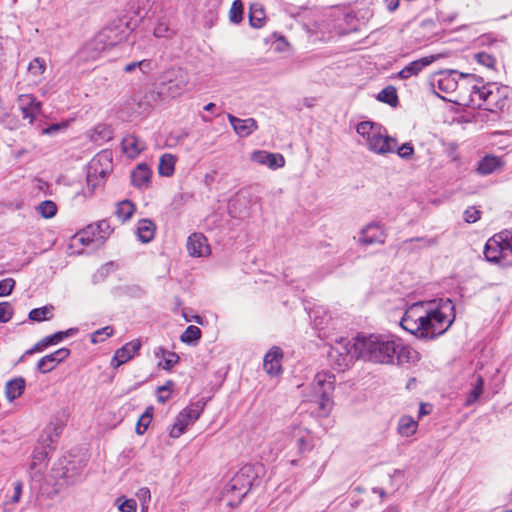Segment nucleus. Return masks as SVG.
<instances>
[{
    "label": "nucleus",
    "instance_id": "nucleus-19",
    "mask_svg": "<svg viewBox=\"0 0 512 512\" xmlns=\"http://www.w3.org/2000/svg\"><path fill=\"white\" fill-rule=\"evenodd\" d=\"M70 355V350L67 348H60L57 351L42 357L37 364V369L41 373H48L52 371L59 363L65 360Z\"/></svg>",
    "mask_w": 512,
    "mask_h": 512
},
{
    "label": "nucleus",
    "instance_id": "nucleus-55",
    "mask_svg": "<svg viewBox=\"0 0 512 512\" xmlns=\"http://www.w3.org/2000/svg\"><path fill=\"white\" fill-rule=\"evenodd\" d=\"M137 503L134 499H125L118 505L121 512H136Z\"/></svg>",
    "mask_w": 512,
    "mask_h": 512
},
{
    "label": "nucleus",
    "instance_id": "nucleus-24",
    "mask_svg": "<svg viewBox=\"0 0 512 512\" xmlns=\"http://www.w3.org/2000/svg\"><path fill=\"white\" fill-rule=\"evenodd\" d=\"M122 147L128 157L134 158L144 150L145 144L134 135H127L122 140Z\"/></svg>",
    "mask_w": 512,
    "mask_h": 512
},
{
    "label": "nucleus",
    "instance_id": "nucleus-13",
    "mask_svg": "<svg viewBox=\"0 0 512 512\" xmlns=\"http://www.w3.org/2000/svg\"><path fill=\"white\" fill-rule=\"evenodd\" d=\"M386 234L384 228L378 223H369L360 231L358 242L361 245L383 244Z\"/></svg>",
    "mask_w": 512,
    "mask_h": 512
},
{
    "label": "nucleus",
    "instance_id": "nucleus-57",
    "mask_svg": "<svg viewBox=\"0 0 512 512\" xmlns=\"http://www.w3.org/2000/svg\"><path fill=\"white\" fill-rule=\"evenodd\" d=\"M113 334V328L111 326H106L104 328H101L97 331H95L92 334L91 342L92 343H98L100 340H98V336L105 335L106 337H110Z\"/></svg>",
    "mask_w": 512,
    "mask_h": 512
},
{
    "label": "nucleus",
    "instance_id": "nucleus-25",
    "mask_svg": "<svg viewBox=\"0 0 512 512\" xmlns=\"http://www.w3.org/2000/svg\"><path fill=\"white\" fill-rule=\"evenodd\" d=\"M25 389V380L22 377L14 378L5 385V396L9 402L20 397Z\"/></svg>",
    "mask_w": 512,
    "mask_h": 512
},
{
    "label": "nucleus",
    "instance_id": "nucleus-15",
    "mask_svg": "<svg viewBox=\"0 0 512 512\" xmlns=\"http://www.w3.org/2000/svg\"><path fill=\"white\" fill-rule=\"evenodd\" d=\"M18 103L24 119L33 123L36 116L41 112V102L31 94H21L18 97Z\"/></svg>",
    "mask_w": 512,
    "mask_h": 512
},
{
    "label": "nucleus",
    "instance_id": "nucleus-50",
    "mask_svg": "<svg viewBox=\"0 0 512 512\" xmlns=\"http://www.w3.org/2000/svg\"><path fill=\"white\" fill-rule=\"evenodd\" d=\"M481 212L475 207H469L464 211V220L467 223H475L480 219Z\"/></svg>",
    "mask_w": 512,
    "mask_h": 512
},
{
    "label": "nucleus",
    "instance_id": "nucleus-27",
    "mask_svg": "<svg viewBox=\"0 0 512 512\" xmlns=\"http://www.w3.org/2000/svg\"><path fill=\"white\" fill-rule=\"evenodd\" d=\"M418 422L409 415L399 418L397 431L402 437H410L417 432Z\"/></svg>",
    "mask_w": 512,
    "mask_h": 512
},
{
    "label": "nucleus",
    "instance_id": "nucleus-1",
    "mask_svg": "<svg viewBox=\"0 0 512 512\" xmlns=\"http://www.w3.org/2000/svg\"><path fill=\"white\" fill-rule=\"evenodd\" d=\"M454 319L452 301L441 299L434 307L423 302L412 304L401 318L400 326L417 338L434 339L445 333Z\"/></svg>",
    "mask_w": 512,
    "mask_h": 512
},
{
    "label": "nucleus",
    "instance_id": "nucleus-2",
    "mask_svg": "<svg viewBox=\"0 0 512 512\" xmlns=\"http://www.w3.org/2000/svg\"><path fill=\"white\" fill-rule=\"evenodd\" d=\"M356 357L377 364H393L397 341L380 334H358L354 338Z\"/></svg>",
    "mask_w": 512,
    "mask_h": 512
},
{
    "label": "nucleus",
    "instance_id": "nucleus-53",
    "mask_svg": "<svg viewBox=\"0 0 512 512\" xmlns=\"http://www.w3.org/2000/svg\"><path fill=\"white\" fill-rule=\"evenodd\" d=\"M151 423V416H141L136 425V433L142 435Z\"/></svg>",
    "mask_w": 512,
    "mask_h": 512
},
{
    "label": "nucleus",
    "instance_id": "nucleus-12",
    "mask_svg": "<svg viewBox=\"0 0 512 512\" xmlns=\"http://www.w3.org/2000/svg\"><path fill=\"white\" fill-rule=\"evenodd\" d=\"M464 75L455 70L440 71L437 74L436 83H433L435 93L440 96L439 92L450 94L458 87V80Z\"/></svg>",
    "mask_w": 512,
    "mask_h": 512
},
{
    "label": "nucleus",
    "instance_id": "nucleus-4",
    "mask_svg": "<svg viewBox=\"0 0 512 512\" xmlns=\"http://www.w3.org/2000/svg\"><path fill=\"white\" fill-rule=\"evenodd\" d=\"M356 131L364 139V144L371 152L379 155L395 152L396 145H398L397 139L389 136L381 125L364 121L357 125Z\"/></svg>",
    "mask_w": 512,
    "mask_h": 512
},
{
    "label": "nucleus",
    "instance_id": "nucleus-49",
    "mask_svg": "<svg viewBox=\"0 0 512 512\" xmlns=\"http://www.w3.org/2000/svg\"><path fill=\"white\" fill-rule=\"evenodd\" d=\"M13 315V309L10 303L1 302L0 303V322H8Z\"/></svg>",
    "mask_w": 512,
    "mask_h": 512
},
{
    "label": "nucleus",
    "instance_id": "nucleus-33",
    "mask_svg": "<svg viewBox=\"0 0 512 512\" xmlns=\"http://www.w3.org/2000/svg\"><path fill=\"white\" fill-rule=\"evenodd\" d=\"M191 421L188 420L187 415L183 414L182 411L177 415L175 423L172 425L169 436L172 438H179L186 430V428L191 425Z\"/></svg>",
    "mask_w": 512,
    "mask_h": 512
},
{
    "label": "nucleus",
    "instance_id": "nucleus-14",
    "mask_svg": "<svg viewBox=\"0 0 512 512\" xmlns=\"http://www.w3.org/2000/svg\"><path fill=\"white\" fill-rule=\"evenodd\" d=\"M251 160L272 170L282 168L285 165V159L282 154L271 153L264 150L254 151L251 154Z\"/></svg>",
    "mask_w": 512,
    "mask_h": 512
},
{
    "label": "nucleus",
    "instance_id": "nucleus-32",
    "mask_svg": "<svg viewBox=\"0 0 512 512\" xmlns=\"http://www.w3.org/2000/svg\"><path fill=\"white\" fill-rule=\"evenodd\" d=\"M266 21L265 12L260 4H253L250 7L249 23L253 28H261Z\"/></svg>",
    "mask_w": 512,
    "mask_h": 512
},
{
    "label": "nucleus",
    "instance_id": "nucleus-17",
    "mask_svg": "<svg viewBox=\"0 0 512 512\" xmlns=\"http://www.w3.org/2000/svg\"><path fill=\"white\" fill-rule=\"evenodd\" d=\"M187 250L193 257H205L211 253L207 238L202 233H193L188 237Z\"/></svg>",
    "mask_w": 512,
    "mask_h": 512
},
{
    "label": "nucleus",
    "instance_id": "nucleus-21",
    "mask_svg": "<svg viewBox=\"0 0 512 512\" xmlns=\"http://www.w3.org/2000/svg\"><path fill=\"white\" fill-rule=\"evenodd\" d=\"M282 350L279 347H272L264 356L263 367L270 375H277L281 372Z\"/></svg>",
    "mask_w": 512,
    "mask_h": 512
},
{
    "label": "nucleus",
    "instance_id": "nucleus-44",
    "mask_svg": "<svg viewBox=\"0 0 512 512\" xmlns=\"http://www.w3.org/2000/svg\"><path fill=\"white\" fill-rule=\"evenodd\" d=\"M229 20L239 24L243 20V3L241 0H234L229 11Z\"/></svg>",
    "mask_w": 512,
    "mask_h": 512
},
{
    "label": "nucleus",
    "instance_id": "nucleus-47",
    "mask_svg": "<svg viewBox=\"0 0 512 512\" xmlns=\"http://www.w3.org/2000/svg\"><path fill=\"white\" fill-rule=\"evenodd\" d=\"M475 59L478 63L488 67L493 68L495 65V58L488 53L479 52L475 55Z\"/></svg>",
    "mask_w": 512,
    "mask_h": 512
},
{
    "label": "nucleus",
    "instance_id": "nucleus-43",
    "mask_svg": "<svg viewBox=\"0 0 512 512\" xmlns=\"http://www.w3.org/2000/svg\"><path fill=\"white\" fill-rule=\"evenodd\" d=\"M76 332H77V329L70 328V329H68L66 331H59V332H56V333H54L52 335L46 336L43 339L45 341V344L47 346H50V345H54V344H57V343L61 342L64 338H66L68 336H72Z\"/></svg>",
    "mask_w": 512,
    "mask_h": 512
},
{
    "label": "nucleus",
    "instance_id": "nucleus-42",
    "mask_svg": "<svg viewBox=\"0 0 512 512\" xmlns=\"http://www.w3.org/2000/svg\"><path fill=\"white\" fill-rule=\"evenodd\" d=\"M37 211L41 214L42 217L49 219L56 215L57 206L53 201L45 200L38 205Z\"/></svg>",
    "mask_w": 512,
    "mask_h": 512
},
{
    "label": "nucleus",
    "instance_id": "nucleus-62",
    "mask_svg": "<svg viewBox=\"0 0 512 512\" xmlns=\"http://www.w3.org/2000/svg\"><path fill=\"white\" fill-rule=\"evenodd\" d=\"M46 347H48L46 344H45V341L44 339L40 340L39 342H37L33 348H31L30 350L27 351L28 354H32V353H35V352H42Z\"/></svg>",
    "mask_w": 512,
    "mask_h": 512
},
{
    "label": "nucleus",
    "instance_id": "nucleus-3",
    "mask_svg": "<svg viewBox=\"0 0 512 512\" xmlns=\"http://www.w3.org/2000/svg\"><path fill=\"white\" fill-rule=\"evenodd\" d=\"M335 376L330 372L322 371L315 375L309 386L306 400L317 406L320 417H327L332 409V393L334 391Z\"/></svg>",
    "mask_w": 512,
    "mask_h": 512
},
{
    "label": "nucleus",
    "instance_id": "nucleus-34",
    "mask_svg": "<svg viewBox=\"0 0 512 512\" xmlns=\"http://www.w3.org/2000/svg\"><path fill=\"white\" fill-rule=\"evenodd\" d=\"M472 390L467 395L465 405L471 406L474 404L482 395L484 388V380L481 375L475 376V381L471 384Z\"/></svg>",
    "mask_w": 512,
    "mask_h": 512
},
{
    "label": "nucleus",
    "instance_id": "nucleus-30",
    "mask_svg": "<svg viewBox=\"0 0 512 512\" xmlns=\"http://www.w3.org/2000/svg\"><path fill=\"white\" fill-rule=\"evenodd\" d=\"M176 157L170 153H165L160 157L158 172L161 176L170 177L174 174Z\"/></svg>",
    "mask_w": 512,
    "mask_h": 512
},
{
    "label": "nucleus",
    "instance_id": "nucleus-46",
    "mask_svg": "<svg viewBox=\"0 0 512 512\" xmlns=\"http://www.w3.org/2000/svg\"><path fill=\"white\" fill-rule=\"evenodd\" d=\"M395 152H397V154L399 155L400 158H402L404 160H408L413 156L414 148H413L412 144L408 142V143H404L400 147H398L396 145Z\"/></svg>",
    "mask_w": 512,
    "mask_h": 512
},
{
    "label": "nucleus",
    "instance_id": "nucleus-56",
    "mask_svg": "<svg viewBox=\"0 0 512 512\" xmlns=\"http://www.w3.org/2000/svg\"><path fill=\"white\" fill-rule=\"evenodd\" d=\"M94 227L96 228L95 233L99 240L104 239L103 234L108 233L110 229L109 223L107 221H100L99 223L95 224Z\"/></svg>",
    "mask_w": 512,
    "mask_h": 512
},
{
    "label": "nucleus",
    "instance_id": "nucleus-36",
    "mask_svg": "<svg viewBox=\"0 0 512 512\" xmlns=\"http://www.w3.org/2000/svg\"><path fill=\"white\" fill-rule=\"evenodd\" d=\"M134 211H135L134 204L129 200H123L117 204L115 213L119 220H121L122 222H125L131 218Z\"/></svg>",
    "mask_w": 512,
    "mask_h": 512
},
{
    "label": "nucleus",
    "instance_id": "nucleus-35",
    "mask_svg": "<svg viewBox=\"0 0 512 512\" xmlns=\"http://www.w3.org/2000/svg\"><path fill=\"white\" fill-rule=\"evenodd\" d=\"M95 227L94 225H89L82 231L78 232L74 237L73 240L80 242L84 246L90 245L91 243L95 241H100L97 238V235L95 233Z\"/></svg>",
    "mask_w": 512,
    "mask_h": 512
},
{
    "label": "nucleus",
    "instance_id": "nucleus-22",
    "mask_svg": "<svg viewBox=\"0 0 512 512\" xmlns=\"http://www.w3.org/2000/svg\"><path fill=\"white\" fill-rule=\"evenodd\" d=\"M152 171L145 163L138 164L131 173V182L137 188L148 187Z\"/></svg>",
    "mask_w": 512,
    "mask_h": 512
},
{
    "label": "nucleus",
    "instance_id": "nucleus-41",
    "mask_svg": "<svg viewBox=\"0 0 512 512\" xmlns=\"http://www.w3.org/2000/svg\"><path fill=\"white\" fill-rule=\"evenodd\" d=\"M201 337V330L194 325H190L181 335L180 339L186 344H196Z\"/></svg>",
    "mask_w": 512,
    "mask_h": 512
},
{
    "label": "nucleus",
    "instance_id": "nucleus-64",
    "mask_svg": "<svg viewBox=\"0 0 512 512\" xmlns=\"http://www.w3.org/2000/svg\"><path fill=\"white\" fill-rule=\"evenodd\" d=\"M389 11H395L399 6V0H383Z\"/></svg>",
    "mask_w": 512,
    "mask_h": 512
},
{
    "label": "nucleus",
    "instance_id": "nucleus-16",
    "mask_svg": "<svg viewBox=\"0 0 512 512\" xmlns=\"http://www.w3.org/2000/svg\"><path fill=\"white\" fill-rule=\"evenodd\" d=\"M140 347L141 342L138 339L126 343L121 348L116 350L111 360V366L117 368L122 364L128 362L134 357V355L138 352Z\"/></svg>",
    "mask_w": 512,
    "mask_h": 512
},
{
    "label": "nucleus",
    "instance_id": "nucleus-59",
    "mask_svg": "<svg viewBox=\"0 0 512 512\" xmlns=\"http://www.w3.org/2000/svg\"><path fill=\"white\" fill-rule=\"evenodd\" d=\"M137 65H138V69L144 74L149 73L152 70L151 60L144 59V60L138 61Z\"/></svg>",
    "mask_w": 512,
    "mask_h": 512
},
{
    "label": "nucleus",
    "instance_id": "nucleus-20",
    "mask_svg": "<svg viewBox=\"0 0 512 512\" xmlns=\"http://www.w3.org/2000/svg\"><path fill=\"white\" fill-rule=\"evenodd\" d=\"M435 60V56H427L412 61L400 70L394 78L409 79L410 77L417 76L425 67L433 63Z\"/></svg>",
    "mask_w": 512,
    "mask_h": 512
},
{
    "label": "nucleus",
    "instance_id": "nucleus-54",
    "mask_svg": "<svg viewBox=\"0 0 512 512\" xmlns=\"http://www.w3.org/2000/svg\"><path fill=\"white\" fill-rule=\"evenodd\" d=\"M499 234L502 236L503 243L506 245L507 251L512 258V229L501 231Z\"/></svg>",
    "mask_w": 512,
    "mask_h": 512
},
{
    "label": "nucleus",
    "instance_id": "nucleus-28",
    "mask_svg": "<svg viewBox=\"0 0 512 512\" xmlns=\"http://www.w3.org/2000/svg\"><path fill=\"white\" fill-rule=\"evenodd\" d=\"M395 358L398 364L414 363L418 360V352L409 346L397 342Z\"/></svg>",
    "mask_w": 512,
    "mask_h": 512
},
{
    "label": "nucleus",
    "instance_id": "nucleus-26",
    "mask_svg": "<svg viewBox=\"0 0 512 512\" xmlns=\"http://www.w3.org/2000/svg\"><path fill=\"white\" fill-rule=\"evenodd\" d=\"M155 224L149 219H141L137 225V235L141 242H150L155 235Z\"/></svg>",
    "mask_w": 512,
    "mask_h": 512
},
{
    "label": "nucleus",
    "instance_id": "nucleus-61",
    "mask_svg": "<svg viewBox=\"0 0 512 512\" xmlns=\"http://www.w3.org/2000/svg\"><path fill=\"white\" fill-rule=\"evenodd\" d=\"M65 126H66L65 124H52L49 127L45 128L43 130V133L47 134V135H52V134L58 132L61 128L65 127Z\"/></svg>",
    "mask_w": 512,
    "mask_h": 512
},
{
    "label": "nucleus",
    "instance_id": "nucleus-31",
    "mask_svg": "<svg viewBox=\"0 0 512 512\" xmlns=\"http://www.w3.org/2000/svg\"><path fill=\"white\" fill-rule=\"evenodd\" d=\"M155 356L163 360L159 362V366L165 370H170L179 361V356L176 353L167 351L162 347L155 351Z\"/></svg>",
    "mask_w": 512,
    "mask_h": 512
},
{
    "label": "nucleus",
    "instance_id": "nucleus-48",
    "mask_svg": "<svg viewBox=\"0 0 512 512\" xmlns=\"http://www.w3.org/2000/svg\"><path fill=\"white\" fill-rule=\"evenodd\" d=\"M15 281L12 278H6L0 281V297L8 296L13 291Z\"/></svg>",
    "mask_w": 512,
    "mask_h": 512
},
{
    "label": "nucleus",
    "instance_id": "nucleus-45",
    "mask_svg": "<svg viewBox=\"0 0 512 512\" xmlns=\"http://www.w3.org/2000/svg\"><path fill=\"white\" fill-rule=\"evenodd\" d=\"M46 69L44 60L40 58H34L28 66V71L31 75L39 77Z\"/></svg>",
    "mask_w": 512,
    "mask_h": 512
},
{
    "label": "nucleus",
    "instance_id": "nucleus-7",
    "mask_svg": "<svg viewBox=\"0 0 512 512\" xmlns=\"http://www.w3.org/2000/svg\"><path fill=\"white\" fill-rule=\"evenodd\" d=\"M354 350V340L341 338L334 346H331L328 351V359L335 369L344 371L353 363L354 359H358Z\"/></svg>",
    "mask_w": 512,
    "mask_h": 512
},
{
    "label": "nucleus",
    "instance_id": "nucleus-52",
    "mask_svg": "<svg viewBox=\"0 0 512 512\" xmlns=\"http://www.w3.org/2000/svg\"><path fill=\"white\" fill-rule=\"evenodd\" d=\"M13 486H14V492H13V495H12L9 503L16 504V503H19L21 496H22L23 482L18 480L16 482H14Z\"/></svg>",
    "mask_w": 512,
    "mask_h": 512
},
{
    "label": "nucleus",
    "instance_id": "nucleus-9",
    "mask_svg": "<svg viewBox=\"0 0 512 512\" xmlns=\"http://www.w3.org/2000/svg\"><path fill=\"white\" fill-rule=\"evenodd\" d=\"M499 233L492 236L485 244L484 256L487 261L504 266L512 265V258L509 255L506 245Z\"/></svg>",
    "mask_w": 512,
    "mask_h": 512
},
{
    "label": "nucleus",
    "instance_id": "nucleus-51",
    "mask_svg": "<svg viewBox=\"0 0 512 512\" xmlns=\"http://www.w3.org/2000/svg\"><path fill=\"white\" fill-rule=\"evenodd\" d=\"M48 456V451L45 447L43 448H36L33 451V462L31 464V469H34L36 466V462L44 461Z\"/></svg>",
    "mask_w": 512,
    "mask_h": 512
},
{
    "label": "nucleus",
    "instance_id": "nucleus-10",
    "mask_svg": "<svg viewBox=\"0 0 512 512\" xmlns=\"http://www.w3.org/2000/svg\"><path fill=\"white\" fill-rule=\"evenodd\" d=\"M112 30L101 31L92 41L88 42L79 51V56L83 60H96L100 54L106 49L112 47L114 42H107L110 38L109 34Z\"/></svg>",
    "mask_w": 512,
    "mask_h": 512
},
{
    "label": "nucleus",
    "instance_id": "nucleus-23",
    "mask_svg": "<svg viewBox=\"0 0 512 512\" xmlns=\"http://www.w3.org/2000/svg\"><path fill=\"white\" fill-rule=\"evenodd\" d=\"M502 165L503 162L500 157L486 155L479 161L477 171L481 175H489L501 168Z\"/></svg>",
    "mask_w": 512,
    "mask_h": 512
},
{
    "label": "nucleus",
    "instance_id": "nucleus-11",
    "mask_svg": "<svg viewBox=\"0 0 512 512\" xmlns=\"http://www.w3.org/2000/svg\"><path fill=\"white\" fill-rule=\"evenodd\" d=\"M287 438L286 447L296 448L299 452L306 450L309 440V432L300 424L292 423L284 432Z\"/></svg>",
    "mask_w": 512,
    "mask_h": 512
},
{
    "label": "nucleus",
    "instance_id": "nucleus-40",
    "mask_svg": "<svg viewBox=\"0 0 512 512\" xmlns=\"http://www.w3.org/2000/svg\"><path fill=\"white\" fill-rule=\"evenodd\" d=\"M52 306H44L41 308L32 309L29 312V319L36 322L49 320L52 316Z\"/></svg>",
    "mask_w": 512,
    "mask_h": 512
},
{
    "label": "nucleus",
    "instance_id": "nucleus-38",
    "mask_svg": "<svg viewBox=\"0 0 512 512\" xmlns=\"http://www.w3.org/2000/svg\"><path fill=\"white\" fill-rule=\"evenodd\" d=\"M378 100L389 104L390 106H396L398 103V96L396 89L393 86H387L378 94Z\"/></svg>",
    "mask_w": 512,
    "mask_h": 512
},
{
    "label": "nucleus",
    "instance_id": "nucleus-63",
    "mask_svg": "<svg viewBox=\"0 0 512 512\" xmlns=\"http://www.w3.org/2000/svg\"><path fill=\"white\" fill-rule=\"evenodd\" d=\"M110 161V153L107 151H103L99 153L94 159H93V165H95L97 162H101L102 160Z\"/></svg>",
    "mask_w": 512,
    "mask_h": 512
},
{
    "label": "nucleus",
    "instance_id": "nucleus-29",
    "mask_svg": "<svg viewBox=\"0 0 512 512\" xmlns=\"http://www.w3.org/2000/svg\"><path fill=\"white\" fill-rule=\"evenodd\" d=\"M63 431V423L61 421L51 422L42 435V442L49 447L60 436Z\"/></svg>",
    "mask_w": 512,
    "mask_h": 512
},
{
    "label": "nucleus",
    "instance_id": "nucleus-37",
    "mask_svg": "<svg viewBox=\"0 0 512 512\" xmlns=\"http://www.w3.org/2000/svg\"><path fill=\"white\" fill-rule=\"evenodd\" d=\"M205 403L202 401H197L188 405L185 409L182 410L183 414L187 415L188 420L193 424L197 421L204 411Z\"/></svg>",
    "mask_w": 512,
    "mask_h": 512
},
{
    "label": "nucleus",
    "instance_id": "nucleus-60",
    "mask_svg": "<svg viewBox=\"0 0 512 512\" xmlns=\"http://www.w3.org/2000/svg\"><path fill=\"white\" fill-rule=\"evenodd\" d=\"M432 411V406L428 403H421L418 411V417L421 418L425 415L430 414Z\"/></svg>",
    "mask_w": 512,
    "mask_h": 512
},
{
    "label": "nucleus",
    "instance_id": "nucleus-8",
    "mask_svg": "<svg viewBox=\"0 0 512 512\" xmlns=\"http://www.w3.org/2000/svg\"><path fill=\"white\" fill-rule=\"evenodd\" d=\"M161 85L166 87L172 97H175L188 89L189 74L181 67H171L163 72Z\"/></svg>",
    "mask_w": 512,
    "mask_h": 512
},
{
    "label": "nucleus",
    "instance_id": "nucleus-6",
    "mask_svg": "<svg viewBox=\"0 0 512 512\" xmlns=\"http://www.w3.org/2000/svg\"><path fill=\"white\" fill-rule=\"evenodd\" d=\"M257 481L258 476L255 467L245 465L227 483L225 493L241 501Z\"/></svg>",
    "mask_w": 512,
    "mask_h": 512
},
{
    "label": "nucleus",
    "instance_id": "nucleus-39",
    "mask_svg": "<svg viewBox=\"0 0 512 512\" xmlns=\"http://www.w3.org/2000/svg\"><path fill=\"white\" fill-rule=\"evenodd\" d=\"M153 34L157 38H170L174 34V31L170 28L167 19L160 18L157 21Z\"/></svg>",
    "mask_w": 512,
    "mask_h": 512
},
{
    "label": "nucleus",
    "instance_id": "nucleus-18",
    "mask_svg": "<svg viewBox=\"0 0 512 512\" xmlns=\"http://www.w3.org/2000/svg\"><path fill=\"white\" fill-rule=\"evenodd\" d=\"M227 118L239 137H248L258 129L257 121L254 118L241 119L230 113L227 114Z\"/></svg>",
    "mask_w": 512,
    "mask_h": 512
},
{
    "label": "nucleus",
    "instance_id": "nucleus-58",
    "mask_svg": "<svg viewBox=\"0 0 512 512\" xmlns=\"http://www.w3.org/2000/svg\"><path fill=\"white\" fill-rule=\"evenodd\" d=\"M408 241H420V242H423L424 246L431 247V246H436L438 244V237H433V238L416 237V238H411Z\"/></svg>",
    "mask_w": 512,
    "mask_h": 512
},
{
    "label": "nucleus",
    "instance_id": "nucleus-5",
    "mask_svg": "<svg viewBox=\"0 0 512 512\" xmlns=\"http://www.w3.org/2000/svg\"><path fill=\"white\" fill-rule=\"evenodd\" d=\"M472 93L486 103V109L491 112L503 110L512 91L508 86H499L496 83L481 87L473 86Z\"/></svg>",
    "mask_w": 512,
    "mask_h": 512
}]
</instances>
